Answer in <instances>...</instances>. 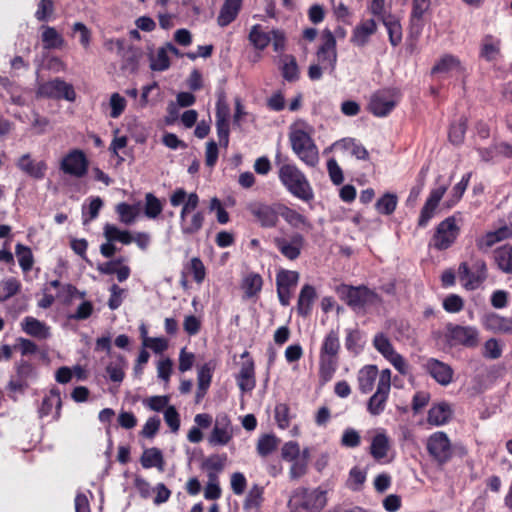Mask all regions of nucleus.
<instances>
[{"mask_svg":"<svg viewBox=\"0 0 512 512\" xmlns=\"http://www.w3.org/2000/svg\"><path fill=\"white\" fill-rule=\"evenodd\" d=\"M378 376V369L375 365H365L362 367L357 375L358 388L362 394H367L372 391L376 378Z\"/></svg>","mask_w":512,"mask_h":512,"instance_id":"nucleus-32","label":"nucleus"},{"mask_svg":"<svg viewBox=\"0 0 512 512\" xmlns=\"http://www.w3.org/2000/svg\"><path fill=\"white\" fill-rule=\"evenodd\" d=\"M37 93L39 96L49 99H65L69 102H74L76 99L73 85L59 77L40 84Z\"/></svg>","mask_w":512,"mask_h":512,"instance_id":"nucleus-13","label":"nucleus"},{"mask_svg":"<svg viewBox=\"0 0 512 512\" xmlns=\"http://www.w3.org/2000/svg\"><path fill=\"white\" fill-rule=\"evenodd\" d=\"M53 407H55V419L60 417V411L62 407L61 394L58 388L50 390L49 394L46 395L39 407L38 413L40 418H44L52 413Z\"/></svg>","mask_w":512,"mask_h":512,"instance_id":"nucleus-28","label":"nucleus"},{"mask_svg":"<svg viewBox=\"0 0 512 512\" xmlns=\"http://www.w3.org/2000/svg\"><path fill=\"white\" fill-rule=\"evenodd\" d=\"M89 169V160L81 149L70 150L60 161V170L75 178L84 177Z\"/></svg>","mask_w":512,"mask_h":512,"instance_id":"nucleus-14","label":"nucleus"},{"mask_svg":"<svg viewBox=\"0 0 512 512\" xmlns=\"http://www.w3.org/2000/svg\"><path fill=\"white\" fill-rule=\"evenodd\" d=\"M377 32V23L374 19H366L355 26L352 31L350 42L359 48L365 47L370 37Z\"/></svg>","mask_w":512,"mask_h":512,"instance_id":"nucleus-24","label":"nucleus"},{"mask_svg":"<svg viewBox=\"0 0 512 512\" xmlns=\"http://www.w3.org/2000/svg\"><path fill=\"white\" fill-rule=\"evenodd\" d=\"M104 237L108 242H120L124 245H129L133 242V236L127 230H120L112 224L104 226Z\"/></svg>","mask_w":512,"mask_h":512,"instance_id":"nucleus-42","label":"nucleus"},{"mask_svg":"<svg viewBox=\"0 0 512 512\" xmlns=\"http://www.w3.org/2000/svg\"><path fill=\"white\" fill-rule=\"evenodd\" d=\"M140 332L143 337V346L152 349L155 353H162L168 348V341L162 337H147V329L145 325H141Z\"/></svg>","mask_w":512,"mask_h":512,"instance_id":"nucleus-55","label":"nucleus"},{"mask_svg":"<svg viewBox=\"0 0 512 512\" xmlns=\"http://www.w3.org/2000/svg\"><path fill=\"white\" fill-rule=\"evenodd\" d=\"M448 331L449 340L453 345L475 347L478 344V333L472 327L455 325Z\"/></svg>","mask_w":512,"mask_h":512,"instance_id":"nucleus-23","label":"nucleus"},{"mask_svg":"<svg viewBox=\"0 0 512 512\" xmlns=\"http://www.w3.org/2000/svg\"><path fill=\"white\" fill-rule=\"evenodd\" d=\"M16 166L29 177L41 180L45 177L47 171V163L44 160L36 162L32 159L30 153L23 154L16 162Z\"/></svg>","mask_w":512,"mask_h":512,"instance_id":"nucleus-22","label":"nucleus"},{"mask_svg":"<svg viewBox=\"0 0 512 512\" xmlns=\"http://www.w3.org/2000/svg\"><path fill=\"white\" fill-rule=\"evenodd\" d=\"M430 7V0H412V11L409 18V32L407 40L410 41L411 51L420 37L424 20L423 16Z\"/></svg>","mask_w":512,"mask_h":512,"instance_id":"nucleus-16","label":"nucleus"},{"mask_svg":"<svg viewBox=\"0 0 512 512\" xmlns=\"http://www.w3.org/2000/svg\"><path fill=\"white\" fill-rule=\"evenodd\" d=\"M209 482L204 490V497L207 500H217L221 497V488L218 484V477L215 473H208Z\"/></svg>","mask_w":512,"mask_h":512,"instance_id":"nucleus-63","label":"nucleus"},{"mask_svg":"<svg viewBox=\"0 0 512 512\" xmlns=\"http://www.w3.org/2000/svg\"><path fill=\"white\" fill-rule=\"evenodd\" d=\"M512 236V229L503 225L495 231L486 232L484 235L476 238V247L481 252H488L497 243L506 240Z\"/></svg>","mask_w":512,"mask_h":512,"instance_id":"nucleus-21","label":"nucleus"},{"mask_svg":"<svg viewBox=\"0 0 512 512\" xmlns=\"http://www.w3.org/2000/svg\"><path fill=\"white\" fill-rule=\"evenodd\" d=\"M242 3L243 0H225L217 17V24L220 27H226L235 21L241 11Z\"/></svg>","mask_w":512,"mask_h":512,"instance_id":"nucleus-29","label":"nucleus"},{"mask_svg":"<svg viewBox=\"0 0 512 512\" xmlns=\"http://www.w3.org/2000/svg\"><path fill=\"white\" fill-rule=\"evenodd\" d=\"M15 254L22 271L24 273L29 272L34 265V256L31 248L22 243H17L15 246Z\"/></svg>","mask_w":512,"mask_h":512,"instance_id":"nucleus-46","label":"nucleus"},{"mask_svg":"<svg viewBox=\"0 0 512 512\" xmlns=\"http://www.w3.org/2000/svg\"><path fill=\"white\" fill-rule=\"evenodd\" d=\"M278 167V178L283 187L295 198L304 202L314 199L313 188L306 175L295 163H291L287 155H283L278 148L274 157Z\"/></svg>","mask_w":512,"mask_h":512,"instance_id":"nucleus-1","label":"nucleus"},{"mask_svg":"<svg viewBox=\"0 0 512 512\" xmlns=\"http://www.w3.org/2000/svg\"><path fill=\"white\" fill-rule=\"evenodd\" d=\"M182 274H189L197 284H202L206 278V267L199 257H192L184 264Z\"/></svg>","mask_w":512,"mask_h":512,"instance_id":"nucleus-38","label":"nucleus"},{"mask_svg":"<svg viewBox=\"0 0 512 512\" xmlns=\"http://www.w3.org/2000/svg\"><path fill=\"white\" fill-rule=\"evenodd\" d=\"M140 57V50L133 46H129L123 51L121 69L129 71L130 73L136 72L138 70Z\"/></svg>","mask_w":512,"mask_h":512,"instance_id":"nucleus-45","label":"nucleus"},{"mask_svg":"<svg viewBox=\"0 0 512 512\" xmlns=\"http://www.w3.org/2000/svg\"><path fill=\"white\" fill-rule=\"evenodd\" d=\"M459 233L456 218L449 216L436 226L429 245L437 251H445L455 243Z\"/></svg>","mask_w":512,"mask_h":512,"instance_id":"nucleus-7","label":"nucleus"},{"mask_svg":"<svg viewBox=\"0 0 512 512\" xmlns=\"http://www.w3.org/2000/svg\"><path fill=\"white\" fill-rule=\"evenodd\" d=\"M281 74L287 82H296L299 79V67L293 55H284L282 59Z\"/></svg>","mask_w":512,"mask_h":512,"instance_id":"nucleus-44","label":"nucleus"},{"mask_svg":"<svg viewBox=\"0 0 512 512\" xmlns=\"http://www.w3.org/2000/svg\"><path fill=\"white\" fill-rule=\"evenodd\" d=\"M263 278L256 272L247 273L241 282V289L246 298L256 297L262 290Z\"/></svg>","mask_w":512,"mask_h":512,"instance_id":"nucleus-34","label":"nucleus"},{"mask_svg":"<svg viewBox=\"0 0 512 512\" xmlns=\"http://www.w3.org/2000/svg\"><path fill=\"white\" fill-rule=\"evenodd\" d=\"M317 297L316 290L312 285L305 284L299 293L297 301V313L302 317L311 314L312 306Z\"/></svg>","mask_w":512,"mask_h":512,"instance_id":"nucleus-31","label":"nucleus"},{"mask_svg":"<svg viewBox=\"0 0 512 512\" xmlns=\"http://www.w3.org/2000/svg\"><path fill=\"white\" fill-rule=\"evenodd\" d=\"M205 221V212L203 210L194 211L193 214L184 215L180 212V229L181 233L185 236H192L197 234L203 227Z\"/></svg>","mask_w":512,"mask_h":512,"instance_id":"nucleus-27","label":"nucleus"},{"mask_svg":"<svg viewBox=\"0 0 512 512\" xmlns=\"http://www.w3.org/2000/svg\"><path fill=\"white\" fill-rule=\"evenodd\" d=\"M22 329L26 334L38 339H47L50 336L49 327L44 322L31 316L24 318Z\"/></svg>","mask_w":512,"mask_h":512,"instance_id":"nucleus-33","label":"nucleus"},{"mask_svg":"<svg viewBox=\"0 0 512 512\" xmlns=\"http://www.w3.org/2000/svg\"><path fill=\"white\" fill-rule=\"evenodd\" d=\"M452 415L451 405L442 401L431 406L427 414V422L432 426H443L451 420Z\"/></svg>","mask_w":512,"mask_h":512,"instance_id":"nucleus-25","label":"nucleus"},{"mask_svg":"<svg viewBox=\"0 0 512 512\" xmlns=\"http://www.w3.org/2000/svg\"><path fill=\"white\" fill-rule=\"evenodd\" d=\"M247 210L262 228H274L279 222L278 204L270 205L255 201L248 204Z\"/></svg>","mask_w":512,"mask_h":512,"instance_id":"nucleus-15","label":"nucleus"},{"mask_svg":"<svg viewBox=\"0 0 512 512\" xmlns=\"http://www.w3.org/2000/svg\"><path fill=\"white\" fill-rule=\"evenodd\" d=\"M21 290V282L15 277H9L0 283V302H5L18 294Z\"/></svg>","mask_w":512,"mask_h":512,"instance_id":"nucleus-50","label":"nucleus"},{"mask_svg":"<svg viewBox=\"0 0 512 512\" xmlns=\"http://www.w3.org/2000/svg\"><path fill=\"white\" fill-rule=\"evenodd\" d=\"M399 98L397 89H382L372 94L368 110L376 117L388 116L396 107Z\"/></svg>","mask_w":512,"mask_h":512,"instance_id":"nucleus-10","label":"nucleus"},{"mask_svg":"<svg viewBox=\"0 0 512 512\" xmlns=\"http://www.w3.org/2000/svg\"><path fill=\"white\" fill-rule=\"evenodd\" d=\"M36 375V369L32 363L24 359L17 361L15 363V374L11 376L7 384L9 397L16 401L15 394H24L29 388V380L35 378Z\"/></svg>","mask_w":512,"mask_h":512,"instance_id":"nucleus-6","label":"nucleus"},{"mask_svg":"<svg viewBox=\"0 0 512 512\" xmlns=\"http://www.w3.org/2000/svg\"><path fill=\"white\" fill-rule=\"evenodd\" d=\"M321 45L316 51L318 63L323 65L324 69L334 72L337 65V42L333 32L326 28L321 33Z\"/></svg>","mask_w":512,"mask_h":512,"instance_id":"nucleus-11","label":"nucleus"},{"mask_svg":"<svg viewBox=\"0 0 512 512\" xmlns=\"http://www.w3.org/2000/svg\"><path fill=\"white\" fill-rule=\"evenodd\" d=\"M289 140L293 152L309 167H315L319 162L318 148L310 134L302 129L290 132Z\"/></svg>","mask_w":512,"mask_h":512,"instance_id":"nucleus-5","label":"nucleus"},{"mask_svg":"<svg viewBox=\"0 0 512 512\" xmlns=\"http://www.w3.org/2000/svg\"><path fill=\"white\" fill-rule=\"evenodd\" d=\"M336 293L353 311H364L368 306H374L381 301V297L374 290L365 285L352 286L341 284L337 286Z\"/></svg>","mask_w":512,"mask_h":512,"instance_id":"nucleus-4","label":"nucleus"},{"mask_svg":"<svg viewBox=\"0 0 512 512\" xmlns=\"http://www.w3.org/2000/svg\"><path fill=\"white\" fill-rule=\"evenodd\" d=\"M494 259L498 267L504 272H512V246L506 244L494 251Z\"/></svg>","mask_w":512,"mask_h":512,"instance_id":"nucleus-47","label":"nucleus"},{"mask_svg":"<svg viewBox=\"0 0 512 512\" xmlns=\"http://www.w3.org/2000/svg\"><path fill=\"white\" fill-rule=\"evenodd\" d=\"M467 118L461 117L449 127L448 139L453 145L459 146L464 142L467 130Z\"/></svg>","mask_w":512,"mask_h":512,"instance_id":"nucleus-48","label":"nucleus"},{"mask_svg":"<svg viewBox=\"0 0 512 512\" xmlns=\"http://www.w3.org/2000/svg\"><path fill=\"white\" fill-rule=\"evenodd\" d=\"M170 204L173 207H178L183 204L182 209V217L184 215H189L194 212L199 206L200 199L197 193L192 192L187 194L186 190L182 187L176 188L173 193L170 195Z\"/></svg>","mask_w":512,"mask_h":512,"instance_id":"nucleus-20","label":"nucleus"},{"mask_svg":"<svg viewBox=\"0 0 512 512\" xmlns=\"http://www.w3.org/2000/svg\"><path fill=\"white\" fill-rule=\"evenodd\" d=\"M390 374L389 369H385L381 372L376 392L367 402V411L373 416L382 414L386 408L391 389Z\"/></svg>","mask_w":512,"mask_h":512,"instance_id":"nucleus-12","label":"nucleus"},{"mask_svg":"<svg viewBox=\"0 0 512 512\" xmlns=\"http://www.w3.org/2000/svg\"><path fill=\"white\" fill-rule=\"evenodd\" d=\"M226 460L227 456L225 454L211 455L203 461L202 469L208 471V473L211 472L216 474V472L223 470Z\"/></svg>","mask_w":512,"mask_h":512,"instance_id":"nucleus-60","label":"nucleus"},{"mask_svg":"<svg viewBox=\"0 0 512 512\" xmlns=\"http://www.w3.org/2000/svg\"><path fill=\"white\" fill-rule=\"evenodd\" d=\"M458 276L466 290H476L487 278L486 262L483 259H474L471 266L467 262H461Z\"/></svg>","mask_w":512,"mask_h":512,"instance_id":"nucleus-9","label":"nucleus"},{"mask_svg":"<svg viewBox=\"0 0 512 512\" xmlns=\"http://www.w3.org/2000/svg\"><path fill=\"white\" fill-rule=\"evenodd\" d=\"M381 23L385 26L388 39L393 47H397L401 44L403 33H402V25L400 19L395 14H387L380 20Z\"/></svg>","mask_w":512,"mask_h":512,"instance_id":"nucleus-30","label":"nucleus"},{"mask_svg":"<svg viewBox=\"0 0 512 512\" xmlns=\"http://www.w3.org/2000/svg\"><path fill=\"white\" fill-rule=\"evenodd\" d=\"M398 198L396 194L385 193L375 203V209L382 215H391L396 210Z\"/></svg>","mask_w":512,"mask_h":512,"instance_id":"nucleus-49","label":"nucleus"},{"mask_svg":"<svg viewBox=\"0 0 512 512\" xmlns=\"http://www.w3.org/2000/svg\"><path fill=\"white\" fill-rule=\"evenodd\" d=\"M423 370L430 375L438 384L442 386L449 385L454 376L453 368L436 358H428L422 364Z\"/></svg>","mask_w":512,"mask_h":512,"instance_id":"nucleus-18","label":"nucleus"},{"mask_svg":"<svg viewBox=\"0 0 512 512\" xmlns=\"http://www.w3.org/2000/svg\"><path fill=\"white\" fill-rule=\"evenodd\" d=\"M500 53V40L492 35H486L481 42L480 57L487 61L497 58Z\"/></svg>","mask_w":512,"mask_h":512,"instance_id":"nucleus-41","label":"nucleus"},{"mask_svg":"<svg viewBox=\"0 0 512 512\" xmlns=\"http://www.w3.org/2000/svg\"><path fill=\"white\" fill-rule=\"evenodd\" d=\"M373 345L386 359L396 352L388 337L383 333L375 335Z\"/></svg>","mask_w":512,"mask_h":512,"instance_id":"nucleus-61","label":"nucleus"},{"mask_svg":"<svg viewBox=\"0 0 512 512\" xmlns=\"http://www.w3.org/2000/svg\"><path fill=\"white\" fill-rule=\"evenodd\" d=\"M483 325L487 330H491L493 332H506L511 329L512 321L503 318L498 314L490 313L485 315Z\"/></svg>","mask_w":512,"mask_h":512,"instance_id":"nucleus-43","label":"nucleus"},{"mask_svg":"<svg viewBox=\"0 0 512 512\" xmlns=\"http://www.w3.org/2000/svg\"><path fill=\"white\" fill-rule=\"evenodd\" d=\"M280 216L293 228L311 230L313 228L310 220L295 209L284 204H278Z\"/></svg>","mask_w":512,"mask_h":512,"instance_id":"nucleus-26","label":"nucleus"},{"mask_svg":"<svg viewBox=\"0 0 512 512\" xmlns=\"http://www.w3.org/2000/svg\"><path fill=\"white\" fill-rule=\"evenodd\" d=\"M275 420L281 429L290 426V408L286 403H279L275 406Z\"/></svg>","mask_w":512,"mask_h":512,"instance_id":"nucleus-64","label":"nucleus"},{"mask_svg":"<svg viewBox=\"0 0 512 512\" xmlns=\"http://www.w3.org/2000/svg\"><path fill=\"white\" fill-rule=\"evenodd\" d=\"M279 440L272 434L263 435L257 443V453L261 457H267L278 447Z\"/></svg>","mask_w":512,"mask_h":512,"instance_id":"nucleus-54","label":"nucleus"},{"mask_svg":"<svg viewBox=\"0 0 512 512\" xmlns=\"http://www.w3.org/2000/svg\"><path fill=\"white\" fill-rule=\"evenodd\" d=\"M462 66L458 57L452 54L443 55L432 67V74H448L452 71H461Z\"/></svg>","mask_w":512,"mask_h":512,"instance_id":"nucleus-36","label":"nucleus"},{"mask_svg":"<svg viewBox=\"0 0 512 512\" xmlns=\"http://www.w3.org/2000/svg\"><path fill=\"white\" fill-rule=\"evenodd\" d=\"M362 334L358 329H347L345 337V347L348 351L359 353L362 349Z\"/></svg>","mask_w":512,"mask_h":512,"instance_id":"nucleus-59","label":"nucleus"},{"mask_svg":"<svg viewBox=\"0 0 512 512\" xmlns=\"http://www.w3.org/2000/svg\"><path fill=\"white\" fill-rule=\"evenodd\" d=\"M248 40L255 49L263 51L270 44L271 36L262 30L260 24H255L250 29Z\"/></svg>","mask_w":512,"mask_h":512,"instance_id":"nucleus-40","label":"nucleus"},{"mask_svg":"<svg viewBox=\"0 0 512 512\" xmlns=\"http://www.w3.org/2000/svg\"><path fill=\"white\" fill-rule=\"evenodd\" d=\"M273 244L283 257L290 261L297 260L305 246V238L301 233L295 232L290 238L275 237Z\"/></svg>","mask_w":512,"mask_h":512,"instance_id":"nucleus-17","label":"nucleus"},{"mask_svg":"<svg viewBox=\"0 0 512 512\" xmlns=\"http://www.w3.org/2000/svg\"><path fill=\"white\" fill-rule=\"evenodd\" d=\"M163 211L162 202L153 194L147 193L145 195L144 214L150 219L157 218Z\"/></svg>","mask_w":512,"mask_h":512,"instance_id":"nucleus-53","label":"nucleus"},{"mask_svg":"<svg viewBox=\"0 0 512 512\" xmlns=\"http://www.w3.org/2000/svg\"><path fill=\"white\" fill-rule=\"evenodd\" d=\"M241 358L245 361L242 362L240 371L236 376L237 385L242 392H250L256 386L255 363L248 351H244Z\"/></svg>","mask_w":512,"mask_h":512,"instance_id":"nucleus-19","label":"nucleus"},{"mask_svg":"<svg viewBox=\"0 0 512 512\" xmlns=\"http://www.w3.org/2000/svg\"><path fill=\"white\" fill-rule=\"evenodd\" d=\"M390 449V441L385 433H377L371 441L370 454L371 456L380 461L385 458Z\"/></svg>","mask_w":512,"mask_h":512,"instance_id":"nucleus-37","label":"nucleus"},{"mask_svg":"<svg viewBox=\"0 0 512 512\" xmlns=\"http://www.w3.org/2000/svg\"><path fill=\"white\" fill-rule=\"evenodd\" d=\"M341 350L338 329H331L323 338L319 352L318 375L321 384H326L333 378L339 364Z\"/></svg>","mask_w":512,"mask_h":512,"instance_id":"nucleus-2","label":"nucleus"},{"mask_svg":"<svg viewBox=\"0 0 512 512\" xmlns=\"http://www.w3.org/2000/svg\"><path fill=\"white\" fill-rule=\"evenodd\" d=\"M299 280V273L297 271L280 269L276 274V288H289L295 287Z\"/></svg>","mask_w":512,"mask_h":512,"instance_id":"nucleus-52","label":"nucleus"},{"mask_svg":"<svg viewBox=\"0 0 512 512\" xmlns=\"http://www.w3.org/2000/svg\"><path fill=\"white\" fill-rule=\"evenodd\" d=\"M170 65L171 62L165 45L160 47L156 55L150 58V68L153 71H165L169 69Z\"/></svg>","mask_w":512,"mask_h":512,"instance_id":"nucleus-56","label":"nucleus"},{"mask_svg":"<svg viewBox=\"0 0 512 512\" xmlns=\"http://www.w3.org/2000/svg\"><path fill=\"white\" fill-rule=\"evenodd\" d=\"M41 40L43 47L47 50L60 49L65 42L63 36L51 26H43Z\"/></svg>","mask_w":512,"mask_h":512,"instance_id":"nucleus-39","label":"nucleus"},{"mask_svg":"<svg viewBox=\"0 0 512 512\" xmlns=\"http://www.w3.org/2000/svg\"><path fill=\"white\" fill-rule=\"evenodd\" d=\"M233 438V430L214 428L209 436L212 445H227Z\"/></svg>","mask_w":512,"mask_h":512,"instance_id":"nucleus-62","label":"nucleus"},{"mask_svg":"<svg viewBox=\"0 0 512 512\" xmlns=\"http://www.w3.org/2000/svg\"><path fill=\"white\" fill-rule=\"evenodd\" d=\"M125 358L122 355L116 356V361L110 362L106 366V373L112 382L120 383L125 377L124 372Z\"/></svg>","mask_w":512,"mask_h":512,"instance_id":"nucleus-51","label":"nucleus"},{"mask_svg":"<svg viewBox=\"0 0 512 512\" xmlns=\"http://www.w3.org/2000/svg\"><path fill=\"white\" fill-rule=\"evenodd\" d=\"M215 368L216 363L213 360L204 363L198 370L197 385L209 388Z\"/></svg>","mask_w":512,"mask_h":512,"instance_id":"nucleus-58","label":"nucleus"},{"mask_svg":"<svg viewBox=\"0 0 512 512\" xmlns=\"http://www.w3.org/2000/svg\"><path fill=\"white\" fill-rule=\"evenodd\" d=\"M327 504V492L320 487H297L287 502L289 512H321Z\"/></svg>","mask_w":512,"mask_h":512,"instance_id":"nucleus-3","label":"nucleus"},{"mask_svg":"<svg viewBox=\"0 0 512 512\" xmlns=\"http://www.w3.org/2000/svg\"><path fill=\"white\" fill-rule=\"evenodd\" d=\"M140 463L144 469L157 468L159 471H164L165 461L162 451L159 448L152 447L143 451L140 458Z\"/></svg>","mask_w":512,"mask_h":512,"instance_id":"nucleus-35","label":"nucleus"},{"mask_svg":"<svg viewBox=\"0 0 512 512\" xmlns=\"http://www.w3.org/2000/svg\"><path fill=\"white\" fill-rule=\"evenodd\" d=\"M426 449L439 466L447 464L453 457L452 443L444 431L432 433L427 439Z\"/></svg>","mask_w":512,"mask_h":512,"instance_id":"nucleus-8","label":"nucleus"},{"mask_svg":"<svg viewBox=\"0 0 512 512\" xmlns=\"http://www.w3.org/2000/svg\"><path fill=\"white\" fill-rule=\"evenodd\" d=\"M116 212L119 215L120 221L127 225L132 224L138 215V209L126 202L119 203L116 206Z\"/></svg>","mask_w":512,"mask_h":512,"instance_id":"nucleus-57","label":"nucleus"}]
</instances>
